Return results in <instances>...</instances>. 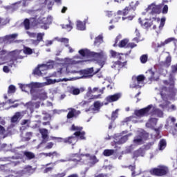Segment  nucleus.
Here are the masks:
<instances>
[{
    "label": "nucleus",
    "mask_w": 177,
    "mask_h": 177,
    "mask_svg": "<svg viewBox=\"0 0 177 177\" xmlns=\"http://www.w3.org/2000/svg\"><path fill=\"white\" fill-rule=\"evenodd\" d=\"M161 5H156V3H152L148 6L146 9V15H149V19H145L144 20H141L139 19V22L141 24L142 27L144 28H149V27H151V24H160L159 28L161 29L164 27V24H165V18H162L160 20V18L152 17L151 16H154V15H157V13L161 12Z\"/></svg>",
    "instance_id": "nucleus-1"
},
{
    "label": "nucleus",
    "mask_w": 177,
    "mask_h": 177,
    "mask_svg": "<svg viewBox=\"0 0 177 177\" xmlns=\"http://www.w3.org/2000/svg\"><path fill=\"white\" fill-rule=\"evenodd\" d=\"M23 53L25 55H31L32 49L28 47H24V50L8 51L0 48V66L8 63V66L12 67L15 64V62L18 59H23Z\"/></svg>",
    "instance_id": "nucleus-2"
},
{
    "label": "nucleus",
    "mask_w": 177,
    "mask_h": 177,
    "mask_svg": "<svg viewBox=\"0 0 177 177\" xmlns=\"http://www.w3.org/2000/svg\"><path fill=\"white\" fill-rule=\"evenodd\" d=\"M80 57H75L74 59L71 58H64L59 59V61L60 62V64L66 66H59V70L56 73V77H62V75H66L67 74H75L78 73V71L74 70V64H78L80 63H82V62H88L90 59L87 60H78Z\"/></svg>",
    "instance_id": "nucleus-3"
},
{
    "label": "nucleus",
    "mask_w": 177,
    "mask_h": 177,
    "mask_svg": "<svg viewBox=\"0 0 177 177\" xmlns=\"http://www.w3.org/2000/svg\"><path fill=\"white\" fill-rule=\"evenodd\" d=\"M52 20L53 19L50 16L47 17H44L43 16L38 17V16H36L35 18L26 19L23 24L26 30H30V23L32 26H39L44 30H48V26L52 24Z\"/></svg>",
    "instance_id": "nucleus-4"
},
{
    "label": "nucleus",
    "mask_w": 177,
    "mask_h": 177,
    "mask_svg": "<svg viewBox=\"0 0 177 177\" xmlns=\"http://www.w3.org/2000/svg\"><path fill=\"white\" fill-rule=\"evenodd\" d=\"M71 131H75L74 135L76 136H71L64 139L62 138L50 137V139L51 140H55V139H57V142H64V143H69L70 145H75V143H77L78 140L77 136H78L80 139H85V132L82 131V127L73 124L71 127Z\"/></svg>",
    "instance_id": "nucleus-5"
},
{
    "label": "nucleus",
    "mask_w": 177,
    "mask_h": 177,
    "mask_svg": "<svg viewBox=\"0 0 177 177\" xmlns=\"http://www.w3.org/2000/svg\"><path fill=\"white\" fill-rule=\"evenodd\" d=\"M79 53L83 57H91V60H95V62H97L100 67H103V66H104V63H106V59H107L106 53L104 51L95 53L90 52V50L88 49H81L79 50Z\"/></svg>",
    "instance_id": "nucleus-6"
},
{
    "label": "nucleus",
    "mask_w": 177,
    "mask_h": 177,
    "mask_svg": "<svg viewBox=\"0 0 177 177\" xmlns=\"http://www.w3.org/2000/svg\"><path fill=\"white\" fill-rule=\"evenodd\" d=\"M74 78H64L59 80H52L47 78L46 82L39 83V82H31L30 83V89H31V95L32 100H37V96L34 93L35 89L37 88H44V86H46V85H52V84H56V82H62L63 81H73Z\"/></svg>",
    "instance_id": "nucleus-7"
},
{
    "label": "nucleus",
    "mask_w": 177,
    "mask_h": 177,
    "mask_svg": "<svg viewBox=\"0 0 177 177\" xmlns=\"http://www.w3.org/2000/svg\"><path fill=\"white\" fill-rule=\"evenodd\" d=\"M134 114L136 117H145L146 115H157V117H162L164 115L162 111L156 109V106L153 105H149L146 108L136 110Z\"/></svg>",
    "instance_id": "nucleus-8"
},
{
    "label": "nucleus",
    "mask_w": 177,
    "mask_h": 177,
    "mask_svg": "<svg viewBox=\"0 0 177 177\" xmlns=\"http://www.w3.org/2000/svg\"><path fill=\"white\" fill-rule=\"evenodd\" d=\"M73 157H77V158H66L65 159H60L57 161V162H67V161H77L81 162H84V164H86L87 161H90V162H93L94 164L97 162V159L96 158V156H91L88 154L86 155H82L80 157L77 156V154H73Z\"/></svg>",
    "instance_id": "nucleus-9"
},
{
    "label": "nucleus",
    "mask_w": 177,
    "mask_h": 177,
    "mask_svg": "<svg viewBox=\"0 0 177 177\" xmlns=\"http://www.w3.org/2000/svg\"><path fill=\"white\" fill-rule=\"evenodd\" d=\"M137 134L138 136H136L133 139V145H131V147H133V146H139L140 145H143V140L147 139V138H149V133H146V131H143L142 129L138 131Z\"/></svg>",
    "instance_id": "nucleus-10"
},
{
    "label": "nucleus",
    "mask_w": 177,
    "mask_h": 177,
    "mask_svg": "<svg viewBox=\"0 0 177 177\" xmlns=\"http://www.w3.org/2000/svg\"><path fill=\"white\" fill-rule=\"evenodd\" d=\"M128 133L127 131H122L121 133V134H115L114 136V143L115 145H123V143H125V142H127V140H128V138H129V136H132V133ZM127 134V135H125ZM125 135V136H123Z\"/></svg>",
    "instance_id": "nucleus-11"
},
{
    "label": "nucleus",
    "mask_w": 177,
    "mask_h": 177,
    "mask_svg": "<svg viewBox=\"0 0 177 177\" xmlns=\"http://www.w3.org/2000/svg\"><path fill=\"white\" fill-rule=\"evenodd\" d=\"M143 81H145V75H140L132 77V82L130 84L131 88H142L143 86Z\"/></svg>",
    "instance_id": "nucleus-12"
},
{
    "label": "nucleus",
    "mask_w": 177,
    "mask_h": 177,
    "mask_svg": "<svg viewBox=\"0 0 177 177\" xmlns=\"http://www.w3.org/2000/svg\"><path fill=\"white\" fill-rule=\"evenodd\" d=\"M168 172V167L165 166H158L157 168H153L150 170L151 175H156V176H164L167 175Z\"/></svg>",
    "instance_id": "nucleus-13"
},
{
    "label": "nucleus",
    "mask_w": 177,
    "mask_h": 177,
    "mask_svg": "<svg viewBox=\"0 0 177 177\" xmlns=\"http://www.w3.org/2000/svg\"><path fill=\"white\" fill-rule=\"evenodd\" d=\"M171 42H174L175 48H177V39H175V37H169L164 41H160L159 43H153L152 44V46L153 48H162V46L168 45V44H171Z\"/></svg>",
    "instance_id": "nucleus-14"
},
{
    "label": "nucleus",
    "mask_w": 177,
    "mask_h": 177,
    "mask_svg": "<svg viewBox=\"0 0 177 177\" xmlns=\"http://www.w3.org/2000/svg\"><path fill=\"white\" fill-rule=\"evenodd\" d=\"M38 67L40 68L41 73H45V74H46V70H50V68L55 67V62L51 61L46 64L39 65Z\"/></svg>",
    "instance_id": "nucleus-15"
},
{
    "label": "nucleus",
    "mask_w": 177,
    "mask_h": 177,
    "mask_svg": "<svg viewBox=\"0 0 177 177\" xmlns=\"http://www.w3.org/2000/svg\"><path fill=\"white\" fill-rule=\"evenodd\" d=\"M80 74H82V76L80 78H92L95 73H93V68H90L81 71Z\"/></svg>",
    "instance_id": "nucleus-16"
},
{
    "label": "nucleus",
    "mask_w": 177,
    "mask_h": 177,
    "mask_svg": "<svg viewBox=\"0 0 177 177\" xmlns=\"http://www.w3.org/2000/svg\"><path fill=\"white\" fill-rule=\"evenodd\" d=\"M103 106V103L97 101L95 102H94V105L93 108H89L88 109H86V111H91V113H99L100 110V107H102Z\"/></svg>",
    "instance_id": "nucleus-17"
},
{
    "label": "nucleus",
    "mask_w": 177,
    "mask_h": 177,
    "mask_svg": "<svg viewBox=\"0 0 177 177\" xmlns=\"http://www.w3.org/2000/svg\"><path fill=\"white\" fill-rule=\"evenodd\" d=\"M147 74H148L150 81H158V78H160V73L157 71L154 72L151 70H149Z\"/></svg>",
    "instance_id": "nucleus-18"
},
{
    "label": "nucleus",
    "mask_w": 177,
    "mask_h": 177,
    "mask_svg": "<svg viewBox=\"0 0 177 177\" xmlns=\"http://www.w3.org/2000/svg\"><path fill=\"white\" fill-rule=\"evenodd\" d=\"M17 37H19L17 33H13L11 35H6L3 37H0V44H2V42H9L12 41V39H16Z\"/></svg>",
    "instance_id": "nucleus-19"
},
{
    "label": "nucleus",
    "mask_w": 177,
    "mask_h": 177,
    "mask_svg": "<svg viewBox=\"0 0 177 177\" xmlns=\"http://www.w3.org/2000/svg\"><path fill=\"white\" fill-rule=\"evenodd\" d=\"M129 40L127 39H124L122 40L119 44L120 48H135L136 46V44L135 43H129L128 44Z\"/></svg>",
    "instance_id": "nucleus-20"
},
{
    "label": "nucleus",
    "mask_w": 177,
    "mask_h": 177,
    "mask_svg": "<svg viewBox=\"0 0 177 177\" xmlns=\"http://www.w3.org/2000/svg\"><path fill=\"white\" fill-rule=\"evenodd\" d=\"M121 93H116L112 95H109L108 97H106V100L109 103H111L112 102H117V100L121 98Z\"/></svg>",
    "instance_id": "nucleus-21"
},
{
    "label": "nucleus",
    "mask_w": 177,
    "mask_h": 177,
    "mask_svg": "<svg viewBox=\"0 0 177 177\" xmlns=\"http://www.w3.org/2000/svg\"><path fill=\"white\" fill-rule=\"evenodd\" d=\"M126 64H127V62H122V59H121L120 61L113 62L111 67L115 70H120L121 67H124V66H125Z\"/></svg>",
    "instance_id": "nucleus-22"
},
{
    "label": "nucleus",
    "mask_w": 177,
    "mask_h": 177,
    "mask_svg": "<svg viewBox=\"0 0 177 177\" xmlns=\"http://www.w3.org/2000/svg\"><path fill=\"white\" fill-rule=\"evenodd\" d=\"M39 132L43 139L41 143H46L49 139V137H48V131L46 129H40Z\"/></svg>",
    "instance_id": "nucleus-23"
},
{
    "label": "nucleus",
    "mask_w": 177,
    "mask_h": 177,
    "mask_svg": "<svg viewBox=\"0 0 177 177\" xmlns=\"http://www.w3.org/2000/svg\"><path fill=\"white\" fill-rule=\"evenodd\" d=\"M156 125H157V119L156 118L149 119L146 124V127L147 128H153V127H156Z\"/></svg>",
    "instance_id": "nucleus-24"
},
{
    "label": "nucleus",
    "mask_w": 177,
    "mask_h": 177,
    "mask_svg": "<svg viewBox=\"0 0 177 177\" xmlns=\"http://www.w3.org/2000/svg\"><path fill=\"white\" fill-rule=\"evenodd\" d=\"M138 157H145V149H140L133 153V158H138Z\"/></svg>",
    "instance_id": "nucleus-25"
},
{
    "label": "nucleus",
    "mask_w": 177,
    "mask_h": 177,
    "mask_svg": "<svg viewBox=\"0 0 177 177\" xmlns=\"http://www.w3.org/2000/svg\"><path fill=\"white\" fill-rule=\"evenodd\" d=\"M110 55H111V56H112V57H114L115 59H119V60H122V57H121V56H124V54L119 53L113 50H110Z\"/></svg>",
    "instance_id": "nucleus-26"
},
{
    "label": "nucleus",
    "mask_w": 177,
    "mask_h": 177,
    "mask_svg": "<svg viewBox=\"0 0 177 177\" xmlns=\"http://www.w3.org/2000/svg\"><path fill=\"white\" fill-rule=\"evenodd\" d=\"M58 41L59 42H62L63 44H64L65 46H68V49L69 50V53H73V52H74V49H73L71 47L68 46V39L67 38H61L59 39Z\"/></svg>",
    "instance_id": "nucleus-27"
},
{
    "label": "nucleus",
    "mask_w": 177,
    "mask_h": 177,
    "mask_svg": "<svg viewBox=\"0 0 177 177\" xmlns=\"http://www.w3.org/2000/svg\"><path fill=\"white\" fill-rule=\"evenodd\" d=\"M35 96L37 97V100H38V99L40 100H46V99H48V95L45 91H41L38 95H35Z\"/></svg>",
    "instance_id": "nucleus-28"
},
{
    "label": "nucleus",
    "mask_w": 177,
    "mask_h": 177,
    "mask_svg": "<svg viewBox=\"0 0 177 177\" xmlns=\"http://www.w3.org/2000/svg\"><path fill=\"white\" fill-rule=\"evenodd\" d=\"M20 118H21V113H20V112H17L11 118V122L15 124V122H17Z\"/></svg>",
    "instance_id": "nucleus-29"
},
{
    "label": "nucleus",
    "mask_w": 177,
    "mask_h": 177,
    "mask_svg": "<svg viewBox=\"0 0 177 177\" xmlns=\"http://www.w3.org/2000/svg\"><path fill=\"white\" fill-rule=\"evenodd\" d=\"M19 86H20L21 91H23V92H28L30 91V93H31L30 84H19Z\"/></svg>",
    "instance_id": "nucleus-30"
},
{
    "label": "nucleus",
    "mask_w": 177,
    "mask_h": 177,
    "mask_svg": "<svg viewBox=\"0 0 177 177\" xmlns=\"http://www.w3.org/2000/svg\"><path fill=\"white\" fill-rule=\"evenodd\" d=\"M50 119H51L50 115H49L48 113H46L45 116L43 117V120L46 122H44L43 125H44V126L45 125H50V122H49V121H50Z\"/></svg>",
    "instance_id": "nucleus-31"
},
{
    "label": "nucleus",
    "mask_w": 177,
    "mask_h": 177,
    "mask_svg": "<svg viewBox=\"0 0 177 177\" xmlns=\"http://www.w3.org/2000/svg\"><path fill=\"white\" fill-rule=\"evenodd\" d=\"M77 30H80V31H84V30H85V28H86L85 22L77 21Z\"/></svg>",
    "instance_id": "nucleus-32"
},
{
    "label": "nucleus",
    "mask_w": 177,
    "mask_h": 177,
    "mask_svg": "<svg viewBox=\"0 0 177 177\" xmlns=\"http://www.w3.org/2000/svg\"><path fill=\"white\" fill-rule=\"evenodd\" d=\"M43 156H45L46 157H51L53 158V157H59L60 156L57 152L54 151V152H50V153H41Z\"/></svg>",
    "instance_id": "nucleus-33"
},
{
    "label": "nucleus",
    "mask_w": 177,
    "mask_h": 177,
    "mask_svg": "<svg viewBox=\"0 0 177 177\" xmlns=\"http://www.w3.org/2000/svg\"><path fill=\"white\" fill-rule=\"evenodd\" d=\"M24 156H25V157H26V158L28 160H32V158H34L35 157V154H34V153L30 152V151L24 152Z\"/></svg>",
    "instance_id": "nucleus-34"
},
{
    "label": "nucleus",
    "mask_w": 177,
    "mask_h": 177,
    "mask_svg": "<svg viewBox=\"0 0 177 177\" xmlns=\"http://www.w3.org/2000/svg\"><path fill=\"white\" fill-rule=\"evenodd\" d=\"M102 42H103V35H100L98 37L95 38L94 45H100Z\"/></svg>",
    "instance_id": "nucleus-35"
},
{
    "label": "nucleus",
    "mask_w": 177,
    "mask_h": 177,
    "mask_svg": "<svg viewBox=\"0 0 177 177\" xmlns=\"http://www.w3.org/2000/svg\"><path fill=\"white\" fill-rule=\"evenodd\" d=\"M129 169L131 171V175L132 176L135 177L138 175H140V171H135V166L130 165L129 166Z\"/></svg>",
    "instance_id": "nucleus-36"
},
{
    "label": "nucleus",
    "mask_w": 177,
    "mask_h": 177,
    "mask_svg": "<svg viewBox=\"0 0 177 177\" xmlns=\"http://www.w3.org/2000/svg\"><path fill=\"white\" fill-rule=\"evenodd\" d=\"M33 74L35 75H38L39 77L41 75H45V73L41 72V69L39 68V66L33 71Z\"/></svg>",
    "instance_id": "nucleus-37"
},
{
    "label": "nucleus",
    "mask_w": 177,
    "mask_h": 177,
    "mask_svg": "<svg viewBox=\"0 0 177 177\" xmlns=\"http://www.w3.org/2000/svg\"><path fill=\"white\" fill-rule=\"evenodd\" d=\"M167 146L165 140H160L159 142V150H164Z\"/></svg>",
    "instance_id": "nucleus-38"
},
{
    "label": "nucleus",
    "mask_w": 177,
    "mask_h": 177,
    "mask_svg": "<svg viewBox=\"0 0 177 177\" xmlns=\"http://www.w3.org/2000/svg\"><path fill=\"white\" fill-rule=\"evenodd\" d=\"M105 157H109V156H113L114 154V150L113 149H105L103 152Z\"/></svg>",
    "instance_id": "nucleus-39"
},
{
    "label": "nucleus",
    "mask_w": 177,
    "mask_h": 177,
    "mask_svg": "<svg viewBox=\"0 0 177 177\" xmlns=\"http://www.w3.org/2000/svg\"><path fill=\"white\" fill-rule=\"evenodd\" d=\"M160 96L165 104H160L159 106L160 107H162V109H165L167 107V104H168V102H167V98L162 93H160Z\"/></svg>",
    "instance_id": "nucleus-40"
},
{
    "label": "nucleus",
    "mask_w": 177,
    "mask_h": 177,
    "mask_svg": "<svg viewBox=\"0 0 177 177\" xmlns=\"http://www.w3.org/2000/svg\"><path fill=\"white\" fill-rule=\"evenodd\" d=\"M24 171L25 174H34V172L35 171V170L32 169V167H31L30 166L25 167Z\"/></svg>",
    "instance_id": "nucleus-41"
},
{
    "label": "nucleus",
    "mask_w": 177,
    "mask_h": 177,
    "mask_svg": "<svg viewBox=\"0 0 177 177\" xmlns=\"http://www.w3.org/2000/svg\"><path fill=\"white\" fill-rule=\"evenodd\" d=\"M69 112L67 115V118H73L75 115V109H68Z\"/></svg>",
    "instance_id": "nucleus-42"
},
{
    "label": "nucleus",
    "mask_w": 177,
    "mask_h": 177,
    "mask_svg": "<svg viewBox=\"0 0 177 177\" xmlns=\"http://www.w3.org/2000/svg\"><path fill=\"white\" fill-rule=\"evenodd\" d=\"M8 23H9V19L0 17V28L3 27V26H6Z\"/></svg>",
    "instance_id": "nucleus-43"
},
{
    "label": "nucleus",
    "mask_w": 177,
    "mask_h": 177,
    "mask_svg": "<svg viewBox=\"0 0 177 177\" xmlns=\"http://www.w3.org/2000/svg\"><path fill=\"white\" fill-rule=\"evenodd\" d=\"M171 57L169 55L166 57V60L165 62L163 64V65L165 67H169L171 66Z\"/></svg>",
    "instance_id": "nucleus-44"
},
{
    "label": "nucleus",
    "mask_w": 177,
    "mask_h": 177,
    "mask_svg": "<svg viewBox=\"0 0 177 177\" xmlns=\"http://www.w3.org/2000/svg\"><path fill=\"white\" fill-rule=\"evenodd\" d=\"M62 28H65L66 30H67V31H71V30H73V24L71 23V21H69V24L64 25L62 26Z\"/></svg>",
    "instance_id": "nucleus-45"
},
{
    "label": "nucleus",
    "mask_w": 177,
    "mask_h": 177,
    "mask_svg": "<svg viewBox=\"0 0 177 177\" xmlns=\"http://www.w3.org/2000/svg\"><path fill=\"white\" fill-rule=\"evenodd\" d=\"M118 111H119V109H116L115 111L112 112V115H111L112 121H114L115 118L118 117Z\"/></svg>",
    "instance_id": "nucleus-46"
},
{
    "label": "nucleus",
    "mask_w": 177,
    "mask_h": 177,
    "mask_svg": "<svg viewBox=\"0 0 177 177\" xmlns=\"http://www.w3.org/2000/svg\"><path fill=\"white\" fill-rule=\"evenodd\" d=\"M135 34L136 35V37L133 39V41H136V42H139V37H140V33L139 32V30H138V28H136Z\"/></svg>",
    "instance_id": "nucleus-47"
},
{
    "label": "nucleus",
    "mask_w": 177,
    "mask_h": 177,
    "mask_svg": "<svg viewBox=\"0 0 177 177\" xmlns=\"http://www.w3.org/2000/svg\"><path fill=\"white\" fill-rule=\"evenodd\" d=\"M128 8H126L123 11L119 10L118 11V15H122L123 16H127L128 15Z\"/></svg>",
    "instance_id": "nucleus-48"
},
{
    "label": "nucleus",
    "mask_w": 177,
    "mask_h": 177,
    "mask_svg": "<svg viewBox=\"0 0 177 177\" xmlns=\"http://www.w3.org/2000/svg\"><path fill=\"white\" fill-rule=\"evenodd\" d=\"M34 103L32 102H29L26 104V107L30 110V111H32L34 110Z\"/></svg>",
    "instance_id": "nucleus-49"
},
{
    "label": "nucleus",
    "mask_w": 177,
    "mask_h": 177,
    "mask_svg": "<svg viewBox=\"0 0 177 177\" xmlns=\"http://www.w3.org/2000/svg\"><path fill=\"white\" fill-rule=\"evenodd\" d=\"M16 92V87L13 85H10L8 87V93H15Z\"/></svg>",
    "instance_id": "nucleus-50"
},
{
    "label": "nucleus",
    "mask_w": 177,
    "mask_h": 177,
    "mask_svg": "<svg viewBox=\"0 0 177 177\" xmlns=\"http://www.w3.org/2000/svg\"><path fill=\"white\" fill-rule=\"evenodd\" d=\"M138 5H139V1H136V2L132 1L130 3V8H131V9H135V8L138 6Z\"/></svg>",
    "instance_id": "nucleus-51"
},
{
    "label": "nucleus",
    "mask_w": 177,
    "mask_h": 177,
    "mask_svg": "<svg viewBox=\"0 0 177 177\" xmlns=\"http://www.w3.org/2000/svg\"><path fill=\"white\" fill-rule=\"evenodd\" d=\"M141 63H146L147 62V56L146 55H143L140 57Z\"/></svg>",
    "instance_id": "nucleus-52"
},
{
    "label": "nucleus",
    "mask_w": 177,
    "mask_h": 177,
    "mask_svg": "<svg viewBox=\"0 0 177 177\" xmlns=\"http://www.w3.org/2000/svg\"><path fill=\"white\" fill-rule=\"evenodd\" d=\"M134 118H135V117H133V116L127 118L126 119H124L123 122H129V121H132V122H134V120H133Z\"/></svg>",
    "instance_id": "nucleus-53"
},
{
    "label": "nucleus",
    "mask_w": 177,
    "mask_h": 177,
    "mask_svg": "<svg viewBox=\"0 0 177 177\" xmlns=\"http://www.w3.org/2000/svg\"><path fill=\"white\" fill-rule=\"evenodd\" d=\"M31 132L27 133L26 137L24 138V140H30L31 139Z\"/></svg>",
    "instance_id": "nucleus-54"
},
{
    "label": "nucleus",
    "mask_w": 177,
    "mask_h": 177,
    "mask_svg": "<svg viewBox=\"0 0 177 177\" xmlns=\"http://www.w3.org/2000/svg\"><path fill=\"white\" fill-rule=\"evenodd\" d=\"M53 111L54 114H62V113L66 111V110H63V109H61V110L54 109Z\"/></svg>",
    "instance_id": "nucleus-55"
},
{
    "label": "nucleus",
    "mask_w": 177,
    "mask_h": 177,
    "mask_svg": "<svg viewBox=\"0 0 177 177\" xmlns=\"http://www.w3.org/2000/svg\"><path fill=\"white\" fill-rule=\"evenodd\" d=\"M26 34L30 37V38H35L37 37V34L34 32H30V31H27Z\"/></svg>",
    "instance_id": "nucleus-56"
},
{
    "label": "nucleus",
    "mask_w": 177,
    "mask_h": 177,
    "mask_svg": "<svg viewBox=\"0 0 177 177\" xmlns=\"http://www.w3.org/2000/svg\"><path fill=\"white\" fill-rule=\"evenodd\" d=\"M80 89L78 88H73L71 91V93H73V95H80Z\"/></svg>",
    "instance_id": "nucleus-57"
},
{
    "label": "nucleus",
    "mask_w": 177,
    "mask_h": 177,
    "mask_svg": "<svg viewBox=\"0 0 177 177\" xmlns=\"http://www.w3.org/2000/svg\"><path fill=\"white\" fill-rule=\"evenodd\" d=\"M97 88H94L93 90L91 88H88V92L87 93V96L88 95H91V93H93V92H96L97 91Z\"/></svg>",
    "instance_id": "nucleus-58"
},
{
    "label": "nucleus",
    "mask_w": 177,
    "mask_h": 177,
    "mask_svg": "<svg viewBox=\"0 0 177 177\" xmlns=\"http://www.w3.org/2000/svg\"><path fill=\"white\" fill-rule=\"evenodd\" d=\"M44 35H45V33L37 34V39L41 42V41H42V38H44Z\"/></svg>",
    "instance_id": "nucleus-59"
},
{
    "label": "nucleus",
    "mask_w": 177,
    "mask_h": 177,
    "mask_svg": "<svg viewBox=\"0 0 177 177\" xmlns=\"http://www.w3.org/2000/svg\"><path fill=\"white\" fill-rule=\"evenodd\" d=\"M53 147V142H48L46 146L45 149H49Z\"/></svg>",
    "instance_id": "nucleus-60"
},
{
    "label": "nucleus",
    "mask_w": 177,
    "mask_h": 177,
    "mask_svg": "<svg viewBox=\"0 0 177 177\" xmlns=\"http://www.w3.org/2000/svg\"><path fill=\"white\" fill-rule=\"evenodd\" d=\"M35 125L32 127L33 128H39V125L41 124V120H37L35 122Z\"/></svg>",
    "instance_id": "nucleus-61"
},
{
    "label": "nucleus",
    "mask_w": 177,
    "mask_h": 177,
    "mask_svg": "<svg viewBox=\"0 0 177 177\" xmlns=\"http://www.w3.org/2000/svg\"><path fill=\"white\" fill-rule=\"evenodd\" d=\"M6 131L5 130V127L0 125V135H3Z\"/></svg>",
    "instance_id": "nucleus-62"
},
{
    "label": "nucleus",
    "mask_w": 177,
    "mask_h": 177,
    "mask_svg": "<svg viewBox=\"0 0 177 177\" xmlns=\"http://www.w3.org/2000/svg\"><path fill=\"white\" fill-rule=\"evenodd\" d=\"M162 13L163 14L168 13V6L166 5L163 7Z\"/></svg>",
    "instance_id": "nucleus-63"
},
{
    "label": "nucleus",
    "mask_w": 177,
    "mask_h": 177,
    "mask_svg": "<svg viewBox=\"0 0 177 177\" xmlns=\"http://www.w3.org/2000/svg\"><path fill=\"white\" fill-rule=\"evenodd\" d=\"M66 176V172H62L61 174H58L55 175V177H64Z\"/></svg>",
    "instance_id": "nucleus-64"
}]
</instances>
